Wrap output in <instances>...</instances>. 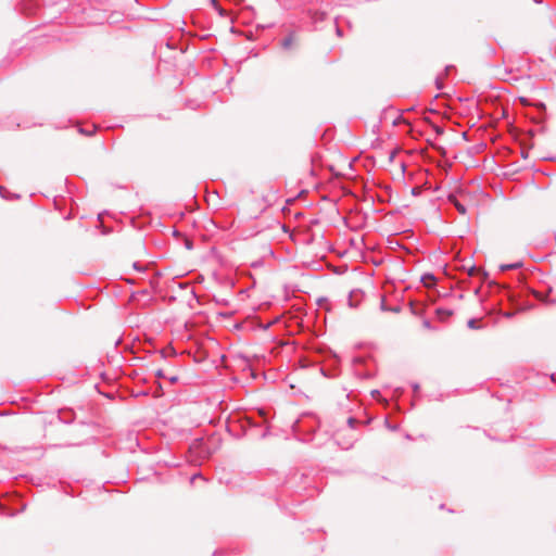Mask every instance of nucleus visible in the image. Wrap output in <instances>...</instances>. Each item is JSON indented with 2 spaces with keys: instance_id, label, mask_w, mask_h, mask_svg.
<instances>
[{
  "instance_id": "nucleus-1",
  "label": "nucleus",
  "mask_w": 556,
  "mask_h": 556,
  "mask_svg": "<svg viewBox=\"0 0 556 556\" xmlns=\"http://www.w3.org/2000/svg\"><path fill=\"white\" fill-rule=\"evenodd\" d=\"M157 377L160 378H163V379H168L170 383H176L178 381V376L176 374L174 375H168L166 374L165 371L163 370H157L156 372Z\"/></svg>"
},
{
  "instance_id": "nucleus-2",
  "label": "nucleus",
  "mask_w": 556,
  "mask_h": 556,
  "mask_svg": "<svg viewBox=\"0 0 556 556\" xmlns=\"http://www.w3.org/2000/svg\"><path fill=\"white\" fill-rule=\"evenodd\" d=\"M450 200L460 214H466V207L463 203H460L455 197H450Z\"/></svg>"
},
{
  "instance_id": "nucleus-3",
  "label": "nucleus",
  "mask_w": 556,
  "mask_h": 556,
  "mask_svg": "<svg viewBox=\"0 0 556 556\" xmlns=\"http://www.w3.org/2000/svg\"><path fill=\"white\" fill-rule=\"evenodd\" d=\"M468 275H469V276L482 275V278H483V279H485V278H486V276H488V274H486L485 271H482V269H481V268H477V267H475V266H472V267H470V268L468 269Z\"/></svg>"
},
{
  "instance_id": "nucleus-4",
  "label": "nucleus",
  "mask_w": 556,
  "mask_h": 556,
  "mask_svg": "<svg viewBox=\"0 0 556 556\" xmlns=\"http://www.w3.org/2000/svg\"><path fill=\"white\" fill-rule=\"evenodd\" d=\"M422 282L426 287H432L435 283V278L432 275H425L422 277Z\"/></svg>"
},
{
  "instance_id": "nucleus-5",
  "label": "nucleus",
  "mask_w": 556,
  "mask_h": 556,
  "mask_svg": "<svg viewBox=\"0 0 556 556\" xmlns=\"http://www.w3.org/2000/svg\"><path fill=\"white\" fill-rule=\"evenodd\" d=\"M518 267H520V264L516 263V264L501 265L500 269H501V271H505V270L515 269V268H518Z\"/></svg>"
},
{
  "instance_id": "nucleus-6",
  "label": "nucleus",
  "mask_w": 556,
  "mask_h": 556,
  "mask_svg": "<svg viewBox=\"0 0 556 556\" xmlns=\"http://www.w3.org/2000/svg\"><path fill=\"white\" fill-rule=\"evenodd\" d=\"M290 45H291V39H290V38L285 39V41H283V46H285V47H289Z\"/></svg>"
},
{
  "instance_id": "nucleus-7",
  "label": "nucleus",
  "mask_w": 556,
  "mask_h": 556,
  "mask_svg": "<svg viewBox=\"0 0 556 556\" xmlns=\"http://www.w3.org/2000/svg\"><path fill=\"white\" fill-rule=\"evenodd\" d=\"M435 131H437V134H439V135H441V134L443 132V130H442L440 127H438V126L435 127Z\"/></svg>"
}]
</instances>
